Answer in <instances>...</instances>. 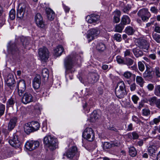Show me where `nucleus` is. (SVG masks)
<instances>
[{"label": "nucleus", "instance_id": "1", "mask_svg": "<svg viewBox=\"0 0 160 160\" xmlns=\"http://www.w3.org/2000/svg\"><path fill=\"white\" fill-rule=\"evenodd\" d=\"M76 63L75 58L73 55H68L64 59V65L65 69L66 76L69 72L72 73L75 71L74 67Z\"/></svg>", "mask_w": 160, "mask_h": 160}, {"label": "nucleus", "instance_id": "2", "mask_svg": "<svg viewBox=\"0 0 160 160\" xmlns=\"http://www.w3.org/2000/svg\"><path fill=\"white\" fill-rule=\"evenodd\" d=\"M43 143L52 150L55 149L58 144L57 139L51 135H47L44 138Z\"/></svg>", "mask_w": 160, "mask_h": 160}, {"label": "nucleus", "instance_id": "3", "mask_svg": "<svg viewBox=\"0 0 160 160\" xmlns=\"http://www.w3.org/2000/svg\"><path fill=\"white\" fill-rule=\"evenodd\" d=\"M24 131L27 134L38 130L40 128V124L37 121H32L27 123L24 126Z\"/></svg>", "mask_w": 160, "mask_h": 160}, {"label": "nucleus", "instance_id": "4", "mask_svg": "<svg viewBox=\"0 0 160 160\" xmlns=\"http://www.w3.org/2000/svg\"><path fill=\"white\" fill-rule=\"evenodd\" d=\"M117 88L115 90L116 96L119 98H123L126 94V87L123 81H120L117 84Z\"/></svg>", "mask_w": 160, "mask_h": 160}, {"label": "nucleus", "instance_id": "5", "mask_svg": "<svg viewBox=\"0 0 160 160\" xmlns=\"http://www.w3.org/2000/svg\"><path fill=\"white\" fill-rule=\"evenodd\" d=\"M20 8L17 10V17L19 19H22L24 15L27 16L29 10L28 5L24 3H21L19 5Z\"/></svg>", "mask_w": 160, "mask_h": 160}, {"label": "nucleus", "instance_id": "6", "mask_svg": "<svg viewBox=\"0 0 160 160\" xmlns=\"http://www.w3.org/2000/svg\"><path fill=\"white\" fill-rule=\"evenodd\" d=\"M82 136L89 141H92L94 139V131L91 128H86L82 133Z\"/></svg>", "mask_w": 160, "mask_h": 160}, {"label": "nucleus", "instance_id": "7", "mask_svg": "<svg viewBox=\"0 0 160 160\" xmlns=\"http://www.w3.org/2000/svg\"><path fill=\"white\" fill-rule=\"evenodd\" d=\"M100 31L97 28H93L89 29L88 32L87 38L88 42L95 39L99 35Z\"/></svg>", "mask_w": 160, "mask_h": 160}, {"label": "nucleus", "instance_id": "8", "mask_svg": "<svg viewBox=\"0 0 160 160\" xmlns=\"http://www.w3.org/2000/svg\"><path fill=\"white\" fill-rule=\"evenodd\" d=\"M8 142L11 146L16 148L19 147L21 144V142L18 136L15 133L13 134L12 137L9 140Z\"/></svg>", "mask_w": 160, "mask_h": 160}, {"label": "nucleus", "instance_id": "9", "mask_svg": "<svg viewBox=\"0 0 160 160\" xmlns=\"http://www.w3.org/2000/svg\"><path fill=\"white\" fill-rule=\"evenodd\" d=\"M39 56L41 59L45 61L49 58V52L47 48L43 47L38 50Z\"/></svg>", "mask_w": 160, "mask_h": 160}, {"label": "nucleus", "instance_id": "10", "mask_svg": "<svg viewBox=\"0 0 160 160\" xmlns=\"http://www.w3.org/2000/svg\"><path fill=\"white\" fill-rule=\"evenodd\" d=\"M39 145V142L31 141L27 142L25 144L26 149L29 151H32L38 148Z\"/></svg>", "mask_w": 160, "mask_h": 160}, {"label": "nucleus", "instance_id": "11", "mask_svg": "<svg viewBox=\"0 0 160 160\" xmlns=\"http://www.w3.org/2000/svg\"><path fill=\"white\" fill-rule=\"evenodd\" d=\"M17 88L18 90V93L20 96H22V94L26 89V84L25 81L23 80H20L17 83Z\"/></svg>", "mask_w": 160, "mask_h": 160}, {"label": "nucleus", "instance_id": "12", "mask_svg": "<svg viewBox=\"0 0 160 160\" xmlns=\"http://www.w3.org/2000/svg\"><path fill=\"white\" fill-rule=\"evenodd\" d=\"M35 20L37 26L41 28L45 27V24L43 21L42 16L40 13H37L35 16Z\"/></svg>", "mask_w": 160, "mask_h": 160}, {"label": "nucleus", "instance_id": "13", "mask_svg": "<svg viewBox=\"0 0 160 160\" xmlns=\"http://www.w3.org/2000/svg\"><path fill=\"white\" fill-rule=\"evenodd\" d=\"M33 101V97L32 95L28 92H26L22 98V102L24 104H27Z\"/></svg>", "mask_w": 160, "mask_h": 160}, {"label": "nucleus", "instance_id": "14", "mask_svg": "<svg viewBox=\"0 0 160 160\" xmlns=\"http://www.w3.org/2000/svg\"><path fill=\"white\" fill-rule=\"evenodd\" d=\"M135 42L137 47L132 49V52L135 56L138 58L140 56V39H136Z\"/></svg>", "mask_w": 160, "mask_h": 160}, {"label": "nucleus", "instance_id": "15", "mask_svg": "<svg viewBox=\"0 0 160 160\" xmlns=\"http://www.w3.org/2000/svg\"><path fill=\"white\" fill-rule=\"evenodd\" d=\"M77 152V147H72L67 151L66 153V156L68 158L72 159L75 156Z\"/></svg>", "mask_w": 160, "mask_h": 160}, {"label": "nucleus", "instance_id": "16", "mask_svg": "<svg viewBox=\"0 0 160 160\" xmlns=\"http://www.w3.org/2000/svg\"><path fill=\"white\" fill-rule=\"evenodd\" d=\"M99 17L98 15L92 14L87 16L86 19L88 22L91 23L96 22L99 20Z\"/></svg>", "mask_w": 160, "mask_h": 160}, {"label": "nucleus", "instance_id": "17", "mask_svg": "<svg viewBox=\"0 0 160 160\" xmlns=\"http://www.w3.org/2000/svg\"><path fill=\"white\" fill-rule=\"evenodd\" d=\"M99 76L96 73H91L89 74L88 80L91 83H93L96 82L98 80Z\"/></svg>", "mask_w": 160, "mask_h": 160}, {"label": "nucleus", "instance_id": "18", "mask_svg": "<svg viewBox=\"0 0 160 160\" xmlns=\"http://www.w3.org/2000/svg\"><path fill=\"white\" fill-rule=\"evenodd\" d=\"M41 84V77L39 75H36L33 82V87L35 89L38 88Z\"/></svg>", "mask_w": 160, "mask_h": 160}, {"label": "nucleus", "instance_id": "19", "mask_svg": "<svg viewBox=\"0 0 160 160\" xmlns=\"http://www.w3.org/2000/svg\"><path fill=\"white\" fill-rule=\"evenodd\" d=\"M149 47V43L145 39H141V49L144 52H147Z\"/></svg>", "mask_w": 160, "mask_h": 160}, {"label": "nucleus", "instance_id": "20", "mask_svg": "<svg viewBox=\"0 0 160 160\" xmlns=\"http://www.w3.org/2000/svg\"><path fill=\"white\" fill-rule=\"evenodd\" d=\"M96 49L99 52H103L106 49V46L104 43L98 42L96 45Z\"/></svg>", "mask_w": 160, "mask_h": 160}, {"label": "nucleus", "instance_id": "21", "mask_svg": "<svg viewBox=\"0 0 160 160\" xmlns=\"http://www.w3.org/2000/svg\"><path fill=\"white\" fill-rule=\"evenodd\" d=\"M6 82L8 86L9 87L12 86L15 82L13 76L12 74L8 75L6 80Z\"/></svg>", "mask_w": 160, "mask_h": 160}, {"label": "nucleus", "instance_id": "22", "mask_svg": "<svg viewBox=\"0 0 160 160\" xmlns=\"http://www.w3.org/2000/svg\"><path fill=\"white\" fill-rule=\"evenodd\" d=\"M30 38H29L22 37L21 38V41L22 42V46L21 49L23 50V48H27V47L30 43Z\"/></svg>", "mask_w": 160, "mask_h": 160}, {"label": "nucleus", "instance_id": "23", "mask_svg": "<svg viewBox=\"0 0 160 160\" xmlns=\"http://www.w3.org/2000/svg\"><path fill=\"white\" fill-rule=\"evenodd\" d=\"M46 12L48 20L50 21L53 20L55 17V13L54 12L49 8H46Z\"/></svg>", "mask_w": 160, "mask_h": 160}, {"label": "nucleus", "instance_id": "24", "mask_svg": "<svg viewBox=\"0 0 160 160\" xmlns=\"http://www.w3.org/2000/svg\"><path fill=\"white\" fill-rule=\"evenodd\" d=\"M17 121V118L16 117H13L10 119L8 126V129L9 130L11 131L14 128Z\"/></svg>", "mask_w": 160, "mask_h": 160}, {"label": "nucleus", "instance_id": "25", "mask_svg": "<svg viewBox=\"0 0 160 160\" xmlns=\"http://www.w3.org/2000/svg\"><path fill=\"white\" fill-rule=\"evenodd\" d=\"M17 121V118L16 117H13L10 119L8 126V129L9 130L11 131L14 128Z\"/></svg>", "mask_w": 160, "mask_h": 160}, {"label": "nucleus", "instance_id": "26", "mask_svg": "<svg viewBox=\"0 0 160 160\" xmlns=\"http://www.w3.org/2000/svg\"><path fill=\"white\" fill-rule=\"evenodd\" d=\"M64 51V48L61 45H58L56 48L54 50V55L56 57L59 56L62 54Z\"/></svg>", "mask_w": 160, "mask_h": 160}, {"label": "nucleus", "instance_id": "27", "mask_svg": "<svg viewBox=\"0 0 160 160\" xmlns=\"http://www.w3.org/2000/svg\"><path fill=\"white\" fill-rule=\"evenodd\" d=\"M17 46L15 43L12 44L8 48V50L9 52H11L12 54L18 52V49L16 48Z\"/></svg>", "mask_w": 160, "mask_h": 160}, {"label": "nucleus", "instance_id": "28", "mask_svg": "<svg viewBox=\"0 0 160 160\" xmlns=\"http://www.w3.org/2000/svg\"><path fill=\"white\" fill-rule=\"evenodd\" d=\"M123 76L124 78L126 79H130L131 78H132V80L135 81V75L132 74L130 72L127 71L124 73Z\"/></svg>", "mask_w": 160, "mask_h": 160}, {"label": "nucleus", "instance_id": "29", "mask_svg": "<svg viewBox=\"0 0 160 160\" xmlns=\"http://www.w3.org/2000/svg\"><path fill=\"white\" fill-rule=\"evenodd\" d=\"M130 22V19L128 16L123 15L122 18L121 23L123 25L128 24Z\"/></svg>", "mask_w": 160, "mask_h": 160}, {"label": "nucleus", "instance_id": "30", "mask_svg": "<svg viewBox=\"0 0 160 160\" xmlns=\"http://www.w3.org/2000/svg\"><path fill=\"white\" fill-rule=\"evenodd\" d=\"M158 98L156 96H153L150 98L148 99V102L151 106H154L156 104Z\"/></svg>", "mask_w": 160, "mask_h": 160}, {"label": "nucleus", "instance_id": "31", "mask_svg": "<svg viewBox=\"0 0 160 160\" xmlns=\"http://www.w3.org/2000/svg\"><path fill=\"white\" fill-rule=\"evenodd\" d=\"M148 150L149 155L153 156L156 152L157 148L154 146H150Z\"/></svg>", "mask_w": 160, "mask_h": 160}, {"label": "nucleus", "instance_id": "32", "mask_svg": "<svg viewBox=\"0 0 160 160\" xmlns=\"http://www.w3.org/2000/svg\"><path fill=\"white\" fill-rule=\"evenodd\" d=\"M99 116L97 112L96 111H93L90 115L91 121L92 122H94L98 118Z\"/></svg>", "mask_w": 160, "mask_h": 160}, {"label": "nucleus", "instance_id": "33", "mask_svg": "<svg viewBox=\"0 0 160 160\" xmlns=\"http://www.w3.org/2000/svg\"><path fill=\"white\" fill-rule=\"evenodd\" d=\"M42 77L44 79H48L49 77L48 70L46 68L43 69L42 70Z\"/></svg>", "mask_w": 160, "mask_h": 160}, {"label": "nucleus", "instance_id": "34", "mask_svg": "<svg viewBox=\"0 0 160 160\" xmlns=\"http://www.w3.org/2000/svg\"><path fill=\"white\" fill-rule=\"evenodd\" d=\"M129 153L130 156L134 157L136 156L137 152L135 148L133 147L129 148Z\"/></svg>", "mask_w": 160, "mask_h": 160}, {"label": "nucleus", "instance_id": "35", "mask_svg": "<svg viewBox=\"0 0 160 160\" xmlns=\"http://www.w3.org/2000/svg\"><path fill=\"white\" fill-rule=\"evenodd\" d=\"M133 60L130 58L126 57L124 59V64L127 65L128 66H131L133 64Z\"/></svg>", "mask_w": 160, "mask_h": 160}, {"label": "nucleus", "instance_id": "36", "mask_svg": "<svg viewBox=\"0 0 160 160\" xmlns=\"http://www.w3.org/2000/svg\"><path fill=\"white\" fill-rule=\"evenodd\" d=\"M124 25L121 23L116 25L115 32H121L124 28Z\"/></svg>", "mask_w": 160, "mask_h": 160}, {"label": "nucleus", "instance_id": "37", "mask_svg": "<svg viewBox=\"0 0 160 160\" xmlns=\"http://www.w3.org/2000/svg\"><path fill=\"white\" fill-rule=\"evenodd\" d=\"M153 72L157 78H160V68L158 67H155L153 69Z\"/></svg>", "mask_w": 160, "mask_h": 160}, {"label": "nucleus", "instance_id": "38", "mask_svg": "<svg viewBox=\"0 0 160 160\" xmlns=\"http://www.w3.org/2000/svg\"><path fill=\"white\" fill-rule=\"evenodd\" d=\"M16 16V12L15 9H12L9 12V17L11 20H14Z\"/></svg>", "mask_w": 160, "mask_h": 160}, {"label": "nucleus", "instance_id": "39", "mask_svg": "<svg viewBox=\"0 0 160 160\" xmlns=\"http://www.w3.org/2000/svg\"><path fill=\"white\" fill-rule=\"evenodd\" d=\"M125 31L126 33L129 35H132L134 31L132 28L130 26L127 27L125 29Z\"/></svg>", "mask_w": 160, "mask_h": 160}, {"label": "nucleus", "instance_id": "40", "mask_svg": "<svg viewBox=\"0 0 160 160\" xmlns=\"http://www.w3.org/2000/svg\"><path fill=\"white\" fill-rule=\"evenodd\" d=\"M154 94L156 96L160 97V85H158L155 87Z\"/></svg>", "mask_w": 160, "mask_h": 160}, {"label": "nucleus", "instance_id": "41", "mask_svg": "<svg viewBox=\"0 0 160 160\" xmlns=\"http://www.w3.org/2000/svg\"><path fill=\"white\" fill-rule=\"evenodd\" d=\"M153 38L158 43L160 42V35L156 33H153L152 34Z\"/></svg>", "mask_w": 160, "mask_h": 160}, {"label": "nucleus", "instance_id": "42", "mask_svg": "<svg viewBox=\"0 0 160 160\" xmlns=\"http://www.w3.org/2000/svg\"><path fill=\"white\" fill-rule=\"evenodd\" d=\"M15 103L13 99L12 98L8 100L7 102V107H13Z\"/></svg>", "mask_w": 160, "mask_h": 160}, {"label": "nucleus", "instance_id": "43", "mask_svg": "<svg viewBox=\"0 0 160 160\" xmlns=\"http://www.w3.org/2000/svg\"><path fill=\"white\" fill-rule=\"evenodd\" d=\"M5 108V105L0 103V118L4 114Z\"/></svg>", "mask_w": 160, "mask_h": 160}, {"label": "nucleus", "instance_id": "44", "mask_svg": "<svg viewBox=\"0 0 160 160\" xmlns=\"http://www.w3.org/2000/svg\"><path fill=\"white\" fill-rule=\"evenodd\" d=\"M116 61L119 64H124V61L122 58L120 56H118L116 57Z\"/></svg>", "mask_w": 160, "mask_h": 160}, {"label": "nucleus", "instance_id": "45", "mask_svg": "<svg viewBox=\"0 0 160 160\" xmlns=\"http://www.w3.org/2000/svg\"><path fill=\"white\" fill-rule=\"evenodd\" d=\"M150 11L152 13L155 14H157L158 12L157 7L155 6L151 7L150 8Z\"/></svg>", "mask_w": 160, "mask_h": 160}, {"label": "nucleus", "instance_id": "46", "mask_svg": "<svg viewBox=\"0 0 160 160\" xmlns=\"http://www.w3.org/2000/svg\"><path fill=\"white\" fill-rule=\"evenodd\" d=\"M118 42H120L122 40L121 35L119 33H115L113 37Z\"/></svg>", "mask_w": 160, "mask_h": 160}, {"label": "nucleus", "instance_id": "47", "mask_svg": "<svg viewBox=\"0 0 160 160\" xmlns=\"http://www.w3.org/2000/svg\"><path fill=\"white\" fill-rule=\"evenodd\" d=\"M142 113L143 115L148 116L150 114V110L147 108H144L142 110Z\"/></svg>", "mask_w": 160, "mask_h": 160}, {"label": "nucleus", "instance_id": "48", "mask_svg": "<svg viewBox=\"0 0 160 160\" xmlns=\"http://www.w3.org/2000/svg\"><path fill=\"white\" fill-rule=\"evenodd\" d=\"M147 13H148V15H142L141 17L142 19L144 22L147 21L150 16V12H147Z\"/></svg>", "mask_w": 160, "mask_h": 160}, {"label": "nucleus", "instance_id": "49", "mask_svg": "<svg viewBox=\"0 0 160 160\" xmlns=\"http://www.w3.org/2000/svg\"><path fill=\"white\" fill-rule=\"evenodd\" d=\"M112 146V145L109 142H106L104 143L103 145V148L104 149H109Z\"/></svg>", "mask_w": 160, "mask_h": 160}, {"label": "nucleus", "instance_id": "50", "mask_svg": "<svg viewBox=\"0 0 160 160\" xmlns=\"http://www.w3.org/2000/svg\"><path fill=\"white\" fill-rule=\"evenodd\" d=\"M131 9V7L128 4L123 9L122 11L125 13H128V12Z\"/></svg>", "mask_w": 160, "mask_h": 160}, {"label": "nucleus", "instance_id": "51", "mask_svg": "<svg viewBox=\"0 0 160 160\" xmlns=\"http://www.w3.org/2000/svg\"><path fill=\"white\" fill-rule=\"evenodd\" d=\"M132 98L133 101L135 104H137L138 101L139 100V98L136 95H133L132 96Z\"/></svg>", "mask_w": 160, "mask_h": 160}, {"label": "nucleus", "instance_id": "52", "mask_svg": "<svg viewBox=\"0 0 160 160\" xmlns=\"http://www.w3.org/2000/svg\"><path fill=\"white\" fill-rule=\"evenodd\" d=\"M147 12H149L148 11V9L146 8H143L142 9H141V13H142L144 14L143 15H148V13H147Z\"/></svg>", "mask_w": 160, "mask_h": 160}, {"label": "nucleus", "instance_id": "53", "mask_svg": "<svg viewBox=\"0 0 160 160\" xmlns=\"http://www.w3.org/2000/svg\"><path fill=\"white\" fill-rule=\"evenodd\" d=\"M154 31L157 33H160V27L158 25L157 23H156L155 25Z\"/></svg>", "mask_w": 160, "mask_h": 160}, {"label": "nucleus", "instance_id": "54", "mask_svg": "<svg viewBox=\"0 0 160 160\" xmlns=\"http://www.w3.org/2000/svg\"><path fill=\"white\" fill-rule=\"evenodd\" d=\"M83 108L85 111H87L88 112V110L90 109V107L88 103L85 102L84 104L83 105Z\"/></svg>", "mask_w": 160, "mask_h": 160}, {"label": "nucleus", "instance_id": "55", "mask_svg": "<svg viewBox=\"0 0 160 160\" xmlns=\"http://www.w3.org/2000/svg\"><path fill=\"white\" fill-rule=\"evenodd\" d=\"M153 122L155 124H157L160 122V115L156 118H154L153 120Z\"/></svg>", "mask_w": 160, "mask_h": 160}, {"label": "nucleus", "instance_id": "56", "mask_svg": "<svg viewBox=\"0 0 160 160\" xmlns=\"http://www.w3.org/2000/svg\"><path fill=\"white\" fill-rule=\"evenodd\" d=\"M132 138L133 139H136L139 138L138 134L135 132H133L132 133Z\"/></svg>", "mask_w": 160, "mask_h": 160}, {"label": "nucleus", "instance_id": "57", "mask_svg": "<svg viewBox=\"0 0 160 160\" xmlns=\"http://www.w3.org/2000/svg\"><path fill=\"white\" fill-rule=\"evenodd\" d=\"M120 20V17L114 16L113 18V22L115 23H117Z\"/></svg>", "mask_w": 160, "mask_h": 160}, {"label": "nucleus", "instance_id": "58", "mask_svg": "<svg viewBox=\"0 0 160 160\" xmlns=\"http://www.w3.org/2000/svg\"><path fill=\"white\" fill-rule=\"evenodd\" d=\"M147 87L149 91H152L154 88V86L153 84L150 83L148 85Z\"/></svg>", "mask_w": 160, "mask_h": 160}, {"label": "nucleus", "instance_id": "59", "mask_svg": "<svg viewBox=\"0 0 160 160\" xmlns=\"http://www.w3.org/2000/svg\"><path fill=\"white\" fill-rule=\"evenodd\" d=\"M136 84L135 83H133L130 86V90L132 91H134L136 89Z\"/></svg>", "mask_w": 160, "mask_h": 160}, {"label": "nucleus", "instance_id": "60", "mask_svg": "<svg viewBox=\"0 0 160 160\" xmlns=\"http://www.w3.org/2000/svg\"><path fill=\"white\" fill-rule=\"evenodd\" d=\"M124 57L127 56H130L131 55V52L130 50L127 49L125 52L124 53Z\"/></svg>", "mask_w": 160, "mask_h": 160}, {"label": "nucleus", "instance_id": "61", "mask_svg": "<svg viewBox=\"0 0 160 160\" xmlns=\"http://www.w3.org/2000/svg\"><path fill=\"white\" fill-rule=\"evenodd\" d=\"M63 8L64 10V11L66 12H69L70 10V8H69L68 6H66L65 5L63 4Z\"/></svg>", "mask_w": 160, "mask_h": 160}, {"label": "nucleus", "instance_id": "62", "mask_svg": "<svg viewBox=\"0 0 160 160\" xmlns=\"http://www.w3.org/2000/svg\"><path fill=\"white\" fill-rule=\"evenodd\" d=\"M114 16H118L119 17H120L121 15V12L119 10H117V11H115L114 12Z\"/></svg>", "mask_w": 160, "mask_h": 160}, {"label": "nucleus", "instance_id": "63", "mask_svg": "<svg viewBox=\"0 0 160 160\" xmlns=\"http://www.w3.org/2000/svg\"><path fill=\"white\" fill-rule=\"evenodd\" d=\"M150 74L149 72L148 71H146L143 74V76L144 77H147L148 76H150Z\"/></svg>", "mask_w": 160, "mask_h": 160}, {"label": "nucleus", "instance_id": "64", "mask_svg": "<svg viewBox=\"0 0 160 160\" xmlns=\"http://www.w3.org/2000/svg\"><path fill=\"white\" fill-rule=\"evenodd\" d=\"M155 105L156 107L160 109V99H158Z\"/></svg>", "mask_w": 160, "mask_h": 160}]
</instances>
